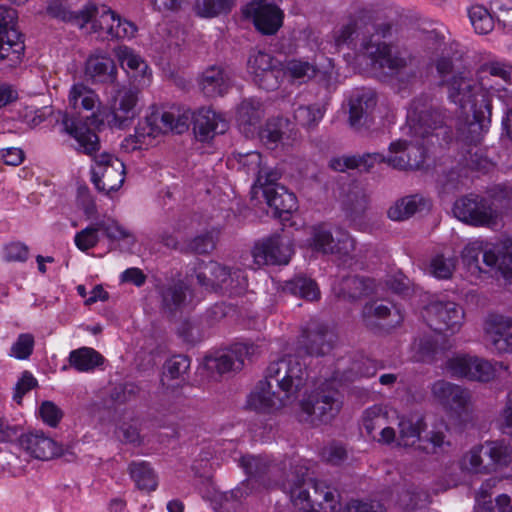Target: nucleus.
I'll return each mask as SVG.
<instances>
[{"label":"nucleus","mask_w":512,"mask_h":512,"mask_svg":"<svg viewBox=\"0 0 512 512\" xmlns=\"http://www.w3.org/2000/svg\"><path fill=\"white\" fill-rule=\"evenodd\" d=\"M308 379L306 367L293 355L272 361L254 390L248 395L247 407L258 412L279 410L293 402Z\"/></svg>","instance_id":"obj_1"},{"label":"nucleus","mask_w":512,"mask_h":512,"mask_svg":"<svg viewBox=\"0 0 512 512\" xmlns=\"http://www.w3.org/2000/svg\"><path fill=\"white\" fill-rule=\"evenodd\" d=\"M377 10L373 7L362 9L360 23L361 37L359 50L371 61L374 68L396 75L407 68L412 57L406 51H400L385 40L392 36L393 25L390 22H378Z\"/></svg>","instance_id":"obj_2"},{"label":"nucleus","mask_w":512,"mask_h":512,"mask_svg":"<svg viewBox=\"0 0 512 512\" xmlns=\"http://www.w3.org/2000/svg\"><path fill=\"white\" fill-rule=\"evenodd\" d=\"M447 87L448 99L458 106L464 117L471 141L479 140L491 122V99L482 89L479 78L473 79L469 71H458L442 82Z\"/></svg>","instance_id":"obj_3"},{"label":"nucleus","mask_w":512,"mask_h":512,"mask_svg":"<svg viewBox=\"0 0 512 512\" xmlns=\"http://www.w3.org/2000/svg\"><path fill=\"white\" fill-rule=\"evenodd\" d=\"M290 498L299 509L318 508L322 512H340L341 495L338 489L324 480L303 479L290 487Z\"/></svg>","instance_id":"obj_4"},{"label":"nucleus","mask_w":512,"mask_h":512,"mask_svg":"<svg viewBox=\"0 0 512 512\" xmlns=\"http://www.w3.org/2000/svg\"><path fill=\"white\" fill-rule=\"evenodd\" d=\"M16 11L0 6V73L8 74L21 66L25 57L24 35L14 25Z\"/></svg>","instance_id":"obj_5"},{"label":"nucleus","mask_w":512,"mask_h":512,"mask_svg":"<svg viewBox=\"0 0 512 512\" xmlns=\"http://www.w3.org/2000/svg\"><path fill=\"white\" fill-rule=\"evenodd\" d=\"M447 119L446 110L433 104L427 95L413 99L407 114L410 134L422 139L434 135L436 130L445 127Z\"/></svg>","instance_id":"obj_6"},{"label":"nucleus","mask_w":512,"mask_h":512,"mask_svg":"<svg viewBox=\"0 0 512 512\" xmlns=\"http://www.w3.org/2000/svg\"><path fill=\"white\" fill-rule=\"evenodd\" d=\"M342 396L333 387V383L325 382L301 401V410L307 415L306 420L316 425L331 422L342 408Z\"/></svg>","instance_id":"obj_7"},{"label":"nucleus","mask_w":512,"mask_h":512,"mask_svg":"<svg viewBox=\"0 0 512 512\" xmlns=\"http://www.w3.org/2000/svg\"><path fill=\"white\" fill-rule=\"evenodd\" d=\"M107 93L109 126L117 129L129 127L139 114V90L136 87L116 83L108 86Z\"/></svg>","instance_id":"obj_8"},{"label":"nucleus","mask_w":512,"mask_h":512,"mask_svg":"<svg viewBox=\"0 0 512 512\" xmlns=\"http://www.w3.org/2000/svg\"><path fill=\"white\" fill-rule=\"evenodd\" d=\"M422 419L402 418L398 425L397 444L403 447L414 446L416 442L419 443L418 449L427 453L440 455L447 453L451 447L450 440L444 432L430 431L423 438L420 437Z\"/></svg>","instance_id":"obj_9"},{"label":"nucleus","mask_w":512,"mask_h":512,"mask_svg":"<svg viewBox=\"0 0 512 512\" xmlns=\"http://www.w3.org/2000/svg\"><path fill=\"white\" fill-rule=\"evenodd\" d=\"M294 254V244L286 233H275L257 241L252 249L254 262L258 266L287 265Z\"/></svg>","instance_id":"obj_10"},{"label":"nucleus","mask_w":512,"mask_h":512,"mask_svg":"<svg viewBox=\"0 0 512 512\" xmlns=\"http://www.w3.org/2000/svg\"><path fill=\"white\" fill-rule=\"evenodd\" d=\"M488 199L469 194L455 201L453 213L460 221L474 226H492L496 224L498 213Z\"/></svg>","instance_id":"obj_11"},{"label":"nucleus","mask_w":512,"mask_h":512,"mask_svg":"<svg viewBox=\"0 0 512 512\" xmlns=\"http://www.w3.org/2000/svg\"><path fill=\"white\" fill-rule=\"evenodd\" d=\"M423 318L435 332L454 334L463 324L464 310L453 301H432L424 308Z\"/></svg>","instance_id":"obj_12"},{"label":"nucleus","mask_w":512,"mask_h":512,"mask_svg":"<svg viewBox=\"0 0 512 512\" xmlns=\"http://www.w3.org/2000/svg\"><path fill=\"white\" fill-rule=\"evenodd\" d=\"M125 179V165L110 153L94 156L91 170V181L100 192L109 194L117 191Z\"/></svg>","instance_id":"obj_13"},{"label":"nucleus","mask_w":512,"mask_h":512,"mask_svg":"<svg viewBox=\"0 0 512 512\" xmlns=\"http://www.w3.org/2000/svg\"><path fill=\"white\" fill-rule=\"evenodd\" d=\"M509 462L507 447L495 442L475 446L463 458L465 468L473 473H487L495 466H506Z\"/></svg>","instance_id":"obj_14"},{"label":"nucleus","mask_w":512,"mask_h":512,"mask_svg":"<svg viewBox=\"0 0 512 512\" xmlns=\"http://www.w3.org/2000/svg\"><path fill=\"white\" fill-rule=\"evenodd\" d=\"M478 78L489 99L496 95L504 103L510 102L511 96L508 94V86L512 85L510 65L497 61L484 63L478 70Z\"/></svg>","instance_id":"obj_15"},{"label":"nucleus","mask_w":512,"mask_h":512,"mask_svg":"<svg viewBox=\"0 0 512 512\" xmlns=\"http://www.w3.org/2000/svg\"><path fill=\"white\" fill-rule=\"evenodd\" d=\"M258 346L253 343H236L230 349L216 351L206 355L204 365L207 370L222 375L242 369L244 360L257 353Z\"/></svg>","instance_id":"obj_16"},{"label":"nucleus","mask_w":512,"mask_h":512,"mask_svg":"<svg viewBox=\"0 0 512 512\" xmlns=\"http://www.w3.org/2000/svg\"><path fill=\"white\" fill-rule=\"evenodd\" d=\"M243 14L263 35L276 34L283 24V11L270 0H252L243 9Z\"/></svg>","instance_id":"obj_17"},{"label":"nucleus","mask_w":512,"mask_h":512,"mask_svg":"<svg viewBox=\"0 0 512 512\" xmlns=\"http://www.w3.org/2000/svg\"><path fill=\"white\" fill-rule=\"evenodd\" d=\"M193 124V112L190 110L184 111L182 114L177 115L170 111L162 113L154 112L146 117L145 127L141 125L137 128L140 136H155L157 133L174 132L182 134L187 131L190 124Z\"/></svg>","instance_id":"obj_18"},{"label":"nucleus","mask_w":512,"mask_h":512,"mask_svg":"<svg viewBox=\"0 0 512 512\" xmlns=\"http://www.w3.org/2000/svg\"><path fill=\"white\" fill-rule=\"evenodd\" d=\"M311 245L314 250L324 254L349 256L355 249V240L341 229L337 230L334 237L326 226L319 225L313 228Z\"/></svg>","instance_id":"obj_19"},{"label":"nucleus","mask_w":512,"mask_h":512,"mask_svg":"<svg viewBox=\"0 0 512 512\" xmlns=\"http://www.w3.org/2000/svg\"><path fill=\"white\" fill-rule=\"evenodd\" d=\"M336 339L335 333L328 326L317 324L302 331L297 341V351L309 356H324L333 349Z\"/></svg>","instance_id":"obj_20"},{"label":"nucleus","mask_w":512,"mask_h":512,"mask_svg":"<svg viewBox=\"0 0 512 512\" xmlns=\"http://www.w3.org/2000/svg\"><path fill=\"white\" fill-rule=\"evenodd\" d=\"M432 394L445 409L457 415L466 413L471 404V394L468 389L445 380H438L433 384Z\"/></svg>","instance_id":"obj_21"},{"label":"nucleus","mask_w":512,"mask_h":512,"mask_svg":"<svg viewBox=\"0 0 512 512\" xmlns=\"http://www.w3.org/2000/svg\"><path fill=\"white\" fill-rule=\"evenodd\" d=\"M391 156L387 158V164L399 170H418L422 167L426 151L423 144L407 143L399 140L389 146Z\"/></svg>","instance_id":"obj_22"},{"label":"nucleus","mask_w":512,"mask_h":512,"mask_svg":"<svg viewBox=\"0 0 512 512\" xmlns=\"http://www.w3.org/2000/svg\"><path fill=\"white\" fill-rule=\"evenodd\" d=\"M364 325L370 330H388L399 325L403 317L393 306L379 301L367 302L361 312Z\"/></svg>","instance_id":"obj_23"},{"label":"nucleus","mask_w":512,"mask_h":512,"mask_svg":"<svg viewBox=\"0 0 512 512\" xmlns=\"http://www.w3.org/2000/svg\"><path fill=\"white\" fill-rule=\"evenodd\" d=\"M96 121L94 113L90 117L87 116L85 121L74 116L69 117L67 114L62 119L64 131L75 138L83 152L88 155H92L100 148L99 137L90 127L96 124Z\"/></svg>","instance_id":"obj_24"},{"label":"nucleus","mask_w":512,"mask_h":512,"mask_svg":"<svg viewBox=\"0 0 512 512\" xmlns=\"http://www.w3.org/2000/svg\"><path fill=\"white\" fill-rule=\"evenodd\" d=\"M377 104L375 91L370 88H357L348 98V121L351 127L359 129L368 124Z\"/></svg>","instance_id":"obj_25"},{"label":"nucleus","mask_w":512,"mask_h":512,"mask_svg":"<svg viewBox=\"0 0 512 512\" xmlns=\"http://www.w3.org/2000/svg\"><path fill=\"white\" fill-rule=\"evenodd\" d=\"M488 344L498 353H512V319L494 315L489 318L485 328Z\"/></svg>","instance_id":"obj_26"},{"label":"nucleus","mask_w":512,"mask_h":512,"mask_svg":"<svg viewBox=\"0 0 512 512\" xmlns=\"http://www.w3.org/2000/svg\"><path fill=\"white\" fill-rule=\"evenodd\" d=\"M19 444L33 458L47 461L63 454L62 447L42 432L21 435Z\"/></svg>","instance_id":"obj_27"},{"label":"nucleus","mask_w":512,"mask_h":512,"mask_svg":"<svg viewBox=\"0 0 512 512\" xmlns=\"http://www.w3.org/2000/svg\"><path fill=\"white\" fill-rule=\"evenodd\" d=\"M228 127V122L210 108L202 107L193 112V131L201 142L212 139L216 134H223Z\"/></svg>","instance_id":"obj_28"},{"label":"nucleus","mask_w":512,"mask_h":512,"mask_svg":"<svg viewBox=\"0 0 512 512\" xmlns=\"http://www.w3.org/2000/svg\"><path fill=\"white\" fill-rule=\"evenodd\" d=\"M262 194L272 215L281 221L289 220L290 214L297 210L296 196L282 185L268 186Z\"/></svg>","instance_id":"obj_29"},{"label":"nucleus","mask_w":512,"mask_h":512,"mask_svg":"<svg viewBox=\"0 0 512 512\" xmlns=\"http://www.w3.org/2000/svg\"><path fill=\"white\" fill-rule=\"evenodd\" d=\"M231 268L216 261L202 263L196 268L197 283L208 291L221 292L227 281Z\"/></svg>","instance_id":"obj_30"},{"label":"nucleus","mask_w":512,"mask_h":512,"mask_svg":"<svg viewBox=\"0 0 512 512\" xmlns=\"http://www.w3.org/2000/svg\"><path fill=\"white\" fill-rule=\"evenodd\" d=\"M199 86L207 97L224 95L231 86V75L223 67H208L199 79Z\"/></svg>","instance_id":"obj_31"},{"label":"nucleus","mask_w":512,"mask_h":512,"mask_svg":"<svg viewBox=\"0 0 512 512\" xmlns=\"http://www.w3.org/2000/svg\"><path fill=\"white\" fill-rule=\"evenodd\" d=\"M188 286L181 280L161 289V309L164 314L173 317L186 305Z\"/></svg>","instance_id":"obj_32"},{"label":"nucleus","mask_w":512,"mask_h":512,"mask_svg":"<svg viewBox=\"0 0 512 512\" xmlns=\"http://www.w3.org/2000/svg\"><path fill=\"white\" fill-rule=\"evenodd\" d=\"M375 290L374 280L364 276L350 275L343 277L339 283V296L355 301L371 295Z\"/></svg>","instance_id":"obj_33"},{"label":"nucleus","mask_w":512,"mask_h":512,"mask_svg":"<svg viewBox=\"0 0 512 512\" xmlns=\"http://www.w3.org/2000/svg\"><path fill=\"white\" fill-rule=\"evenodd\" d=\"M429 208V201L419 194L409 195L398 200L388 210V217L394 221H403L417 212Z\"/></svg>","instance_id":"obj_34"},{"label":"nucleus","mask_w":512,"mask_h":512,"mask_svg":"<svg viewBox=\"0 0 512 512\" xmlns=\"http://www.w3.org/2000/svg\"><path fill=\"white\" fill-rule=\"evenodd\" d=\"M86 74L94 81L116 84L117 68L113 59L107 56H91L86 62Z\"/></svg>","instance_id":"obj_35"},{"label":"nucleus","mask_w":512,"mask_h":512,"mask_svg":"<svg viewBox=\"0 0 512 512\" xmlns=\"http://www.w3.org/2000/svg\"><path fill=\"white\" fill-rule=\"evenodd\" d=\"M46 13L63 22L70 23L79 28H83L89 22V11L84 9V5L78 10H70L60 0H51L46 8Z\"/></svg>","instance_id":"obj_36"},{"label":"nucleus","mask_w":512,"mask_h":512,"mask_svg":"<svg viewBox=\"0 0 512 512\" xmlns=\"http://www.w3.org/2000/svg\"><path fill=\"white\" fill-rule=\"evenodd\" d=\"M127 471L139 490L151 492L158 486V478L146 461H132L129 463Z\"/></svg>","instance_id":"obj_37"},{"label":"nucleus","mask_w":512,"mask_h":512,"mask_svg":"<svg viewBox=\"0 0 512 512\" xmlns=\"http://www.w3.org/2000/svg\"><path fill=\"white\" fill-rule=\"evenodd\" d=\"M68 362L78 372H90L104 363V357L93 348L81 347L70 352Z\"/></svg>","instance_id":"obj_38"},{"label":"nucleus","mask_w":512,"mask_h":512,"mask_svg":"<svg viewBox=\"0 0 512 512\" xmlns=\"http://www.w3.org/2000/svg\"><path fill=\"white\" fill-rule=\"evenodd\" d=\"M84 9L89 11V22L95 33H105L108 36V27L115 23L116 12L104 4L87 1Z\"/></svg>","instance_id":"obj_39"},{"label":"nucleus","mask_w":512,"mask_h":512,"mask_svg":"<svg viewBox=\"0 0 512 512\" xmlns=\"http://www.w3.org/2000/svg\"><path fill=\"white\" fill-rule=\"evenodd\" d=\"M283 290L307 301H314L320 298V290L317 283L305 275H298L286 281Z\"/></svg>","instance_id":"obj_40"},{"label":"nucleus","mask_w":512,"mask_h":512,"mask_svg":"<svg viewBox=\"0 0 512 512\" xmlns=\"http://www.w3.org/2000/svg\"><path fill=\"white\" fill-rule=\"evenodd\" d=\"M360 23H362V9L358 11L356 17L348 24L334 31L333 39L335 46L340 48L346 45L351 48H356L357 42L360 43L361 37Z\"/></svg>","instance_id":"obj_41"},{"label":"nucleus","mask_w":512,"mask_h":512,"mask_svg":"<svg viewBox=\"0 0 512 512\" xmlns=\"http://www.w3.org/2000/svg\"><path fill=\"white\" fill-rule=\"evenodd\" d=\"M506 252L500 250H486L483 255V263L491 268H497L504 278L512 280V249H508L505 243Z\"/></svg>","instance_id":"obj_42"},{"label":"nucleus","mask_w":512,"mask_h":512,"mask_svg":"<svg viewBox=\"0 0 512 512\" xmlns=\"http://www.w3.org/2000/svg\"><path fill=\"white\" fill-rule=\"evenodd\" d=\"M98 97L94 91L85 86L84 84H75L72 86L69 93V104L77 110L80 107L91 111L95 107Z\"/></svg>","instance_id":"obj_43"},{"label":"nucleus","mask_w":512,"mask_h":512,"mask_svg":"<svg viewBox=\"0 0 512 512\" xmlns=\"http://www.w3.org/2000/svg\"><path fill=\"white\" fill-rule=\"evenodd\" d=\"M260 103L254 100H244L237 111L238 122L243 125L245 132H250L261 120Z\"/></svg>","instance_id":"obj_44"},{"label":"nucleus","mask_w":512,"mask_h":512,"mask_svg":"<svg viewBox=\"0 0 512 512\" xmlns=\"http://www.w3.org/2000/svg\"><path fill=\"white\" fill-rule=\"evenodd\" d=\"M241 463L246 474L249 476V478L243 482L244 487H248L254 480L258 481L263 479L270 467L267 460L255 456L243 457Z\"/></svg>","instance_id":"obj_45"},{"label":"nucleus","mask_w":512,"mask_h":512,"mask_svg":"<svg viewBox=\"0 0 512 512\" xmlns=\"http://www.w3.org/2000/svg\"><path fill=\"white\" fill-rule=\"evenodd\" d=\"M279 59L275 58L270 53L257 50L250 54L248 59V70L253 76V80L268 71L273 65H279Z\"/></svg>","instance_id":"obj_46"},{"label":"nucleus","mask_w":512,"mask_h":512,"mask_svg":"<svg viewBox=\"0 0 512 512\" xmlns=\"http://www.w3.org/2000/svg\"><path fill=\"white\" fill-rule=\"evenodd\" d=\"M476 502L475 512H510L512 508L511 496L507 493L497 496L495 503L490 496H477Z\"/></svg>","instance_id":"obj_47"},{"label":"nucleus","mask_w":512,"mask_h":512,"mask_svg":"<svg viewBox=\"0 0 512 512\" xmlns=\"http://www.w3.org/2000/svg\"><path fill=\"white\" fill-rule=\"evenodd\" d=\"M285 72L294 80L306 82L317 73V67L305 60L292 59L286 63Z\"/></svg>","instance_id":"obj_48"},{"label":"nucleus","mask_w":512,"mask_h":512,"mask_svg":"<svg viewBox=\"0 0 512 512\" xmlns=\"http://www.w3.org/2000/svg\"><path fill=\"white\" fill-rule=\"evenodd\" d=\"M469 18L475 32L478 34H488L494 28L493 18L483 6H472L469 10Z\"/></svg>","instance_id":"obj_49"},{"label":"nucleus","mask_w":512,"mask_h":512,"mask_svg":"<svg viewBox=\"0 0 512 512\" xmlns=\"http://www.w3.org/2000/svg\"><path fill=\"white\" fill-rule=\"evenodd\" d=\"M234 6V0H198L196 3L197 13L206 18L228 13Z\"/></svg>","instance_id":"obj_50"},{"label":"nucleus","mask_w":512,"mask_h":512,"mask_svg":"<svg viewBox=\"0 0 512 512\" xmlns=\"http://www.w3.org/2000/svg\"><path fill=\"white\" fill-rule=\"evenodd\" d=\"M367 197L360 191H350L343 201V207L348 217L355 220L359 218L367 208Z\"/></svg>","instance_id":"obj_51"},{"label":"nucleus","mask_w":512,"mask_h":512,"mask_svg":"<svg viewBox=\"0 0 512 512\" xmlns=\"http://www.w3.org/2000/svg\"><path fill=\"white\" fill-rule=\"evenodd\" d=\"M284 74L285 70L281 61H279V65H273L272 68L263 74H260V76L255 78L253 81L263 90L274 91L280 86Z\"/></svg>","instance_id":"obj_52"},{"label":"nucleus","mask_w":512,"mask_h":512,"mask_svg":"<svg viewBox=\"0 0 512 512\" xmlns=\"http://www.w3.org/2000/svg\"><path fill=\"white\" fill-rule=\"evenodd\" d=\"M473 361L474 356L457 355L447 361V369L454 377L471 380Z\"/></svg>","instance_id":"obj_53"},{"label":"nucleus","mask_w":512,"mask_h":512,"mask_svg":"<svg viewBox=\"0 0 512 512\" xmlns=\"http://www.w3.org/2000/svg\"><path fill=\"white\" fill-rule=\"evenodd\" d=\"M97 225L99 231H102L112 241L130 239V244H134L136 241L135 237L115 220H100L97 221Z\"/></svg>","instance_id":"obj_54"},{"label":"nucleus","mask_w":512,"mask_h":512,"mask_svg":"<svg viewBox=\"0 0 512 512\" xmlns=\"http://www.w3.org/2000/svg\"><path fill=\"white\" fill-rule=\"evenodd\" d=\"M456 267V261L451 257H444L443 255H436L431 259L429 271L439 279H449Z\"/></svg>","instance_id":"obj_55"},{"label":"nucleus","mask_w":512,"mask_h":512,"mask_svg":"<svg viewBox=\"0 0 512 512\" xmlns=\"http://www.w3.org/2000/svg\"><path fill=\"white\" fill-rule=\"evenodd\" d=\"M34 345V336L30 333H22L12 344L10 349V356L19 360H26L33 353Z\"/></svg>","instance_id":"obj_56"},{"label":"nucleus","mask_w":512,"mask_h":512,"mask_svg":"<svg viewBox=\"0 0 512 512\" xmlns=\"http://www.w3.org/2000/svg\"><path fill=\"white\" fill-rule=\"evenodd\" d=\"M247 285L248 282L245 272L239 268H231L222 293L230 296L238 295L246 290Z\"/></svg>","instance_id":"obj_57"},{"label":"nucleus","mask_w":512,"mask_h":512,"mask_svg":"<svg viewBox=\"0 0 512 512\" xmlns=\"http://www.w3.org/2000/svg\"><path fill=\"white\" fill-rule=\"evenodd\" d=\"M190 359L185 355H175L165 362L164 376L170 379H180L187 373Z\"/></svg>","instance_id":"obj_58"},{"label":"nucleus","mask_w":512,"mask_h":512,"mask_svg":"<svg viewBox=\"0 0 512 512\" xmlns=\"http://www.w3.org/2000/svg\"><path fill=\"white\" fill-rule=\"evenodd\" d=\"M496 376V366L492 362L474 356L471 381L489 382Z\"/></svg>","instance_id":"obj_59"},{"label":"nucleus","mask_w":512,"mask_h":512,"mask_svg":"<svg viewBox=\"0 0 512 512\" xmlns=\"http://www.w3.org/2000/svg\"><path fill=\"white\" fill-rule=\"evenodd\" d=\"M323 117L321 109L314 105L299 106L294 110L295 121L304 127H311Z\"/></svg>","instance_id":"obj_60"},{"label":"nucleus","mask_w":512,"mask_h":512,"mask_svg":"<svg viewBox=\"0 0 512 512\" xmlns=\"http://www.w3.org/2000/svg\"><path fill=\"white\" fill-rule=\"evenodd\" d=\"M137 31L136 25L116 14L115 23L108 27V38L123 39L133 37Z\"/></svg>","instance_id":"obj_61"},{"label":"nucleus","mask_w":512,"mask_h":512,"mask_svg":"<svg viewBox=\"0 0 512 512\" xmlns=\"http://www.w3.org/2000/svg\"><path fill=\"white\" fill-rule=\"evenodd\" d=\"M97 222L76 233L74 241L77 248L81 251H87L97 245L99 242Z\"/></svg>","instance_id":"obj_62"},{"label":"nucleus","mask_w":512,"mask_h":512,"mask_svg":"<svg viewBox=\"0 0 512 512\" xmlns=\"http://www.w3.org/2000/svg\"><path fill=\"white\" fill-rule=\"evenodd\" d=\"M481 244L478 242L469 243L466 245L461 253V258L464 265L471 271L481 272L479 257L484 255Z\"/></svg>","instance_id":"obj_63"},{"label":"nucleus","mask_w":512,"mask_h":512,"mask_svg":"<svg viewBox=\"0 0 512 512\" xmlns=\"http://www.w3.org/2000/svg\"><path fill=\"white\" fill-rule=\"evenodd\" d=\"M215 248L213 236L209 233L202 234L193 238L187 246L184 247V252H193L196 254H207Z\"/></svg>","instance_id":"obj_64"}]
</instances>
